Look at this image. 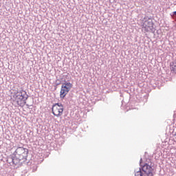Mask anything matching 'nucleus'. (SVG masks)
I'll return each instance as SVG.
<instances>
[{
  "label": "nucleus",
  "mask_w": 176,
  "mask_h": 176,
  "mask_svg": "<svg viewBox=\"0 0 176 176\" xmlns=\"http://www.w3.org/2000/svg\"><path fill=\"white\" fill-rule=\"evenodd\" d=\"M15 157L12 159V163L15 166L20 164L21 162H25L28 157V149L23 147H18L14 151Z\"/></svg>",
  "instance_id": "nucleus-1"
},
{
  "label": "nucleus",
  "mask_w": 176,
  "mask_h": 176,
  "mask_svg": "<svg viewBox=\"0 0 176 176\" xmlns=\"http://www.w3.org/2000/svg\"><path fill=\"white\" fill-rule=\"evenodd\" d=\"M14 101L16 102L17 105L19 107H24L25 105V101L27 98L24 96V94L21 91H17L13 96Z\"/></svg>",
  "instance_id": "nucleus-2"
},
{
  "label": "nucleus",
  "mask_w": 176,
  "mask_h": 176,
  "mask_svg": "<svg viewBox=\"0 0 176 176\" xmlns=\"http://www.w3.org/2000/svg\"><path fill=\"white\" fill-rule=\"evenodd\" d=\"M52 111L54 116L60 118V116H63V113H64V105L61 103H55L52 106Z\"/></svg>",
  "instance_id": "nucleus-3"
},
{
  "label": "nucleus",
  "mask_w": 176,
  "mask_h": 176,
  "mask_svg": "<svg viewBox=\"0 0 176 176\" xmlns=\"http://www.w3.org/2000/svg\"><path fill=\"white\" fill-rule=\"evenodd\" d=\"M71 89H72V84L71 82L63 83L60 91V98H65V96L69 93V90H71Z\"/></svg>",
  "instance_id": "nucleus-4"
},
{
  "label": "nucleus",
  "mask_w": 176,
  "mask_h": 176,
  "mask_svg": "<svg viewBox=\"0 0 176 176\" xmlns=\"http://www.w3.org/2000/svg\"><path fill=\"white\" fill-rule=\"evenodd\" d=\"M142 171H144V174L147 176H153V168H151V166L148 165V164H145L142 168Z\"/></svg>",
  "instance_id": "nucleus-5"
},
{
  "label": "nucleus",
  "mask_w": 176,
  "mask_h": 176,
  "mask_svg": "<svg viewBox=\"0 0 176 176\" xmlns=\"http://www.w3.org/2000/svg\"><path fill=\"white\" fill-rule=\"evenodd\" d=\"M144 28L146 32H150L153 30V22L152 21H146L144 23Z\"/></svg>",
  "instance_id": "nucleus-6"
},
{
  "label": "nucleus",
  "mask_w": 176,
  "mask_h": 176,
  "mask_svg": "<svg viewBox=\"0 0 176 176\" xmlns=\"http://www.w3.org/2000/svg\"><path fill=\"white\" fill-rule=\"evenodd\" d=\"M170 69L173 74H176V60H174L170 64Z\"/></svg>",
  "instance_id": "nucleus-7"
},
{
  "label": "nucleus",
  "mask_w": 176,
  "mask_h": 176,
  "mask_svg": "<svg viewBox=\"0 0 176 176\" xmlns=\"http://www.w3.org/2000/svg\"><path fill=\"white\" fill-rule=\"evenodd\" d=\"M135 176H142V172L141 171V170H140L139 171L136 172L135 173Z\"/></svg>",
  "instance_id": "nucleus-8"
}]
</instances>
